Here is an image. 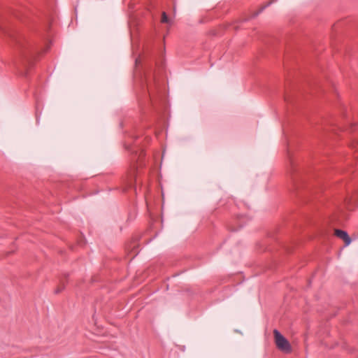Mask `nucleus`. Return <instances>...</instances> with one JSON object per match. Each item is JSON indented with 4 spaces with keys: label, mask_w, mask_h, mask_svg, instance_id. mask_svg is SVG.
I'll return each mask as SVG.
<instances>
[{
    "label": "nucleus",
    "mask_w": 358,
    "mask_h": 358,
    "mask_svg": "<svg viewBox=\"0 0 358 358\" xmlns=\"http://www.w3.org/2000/svg\"><path fill=\"white\" fill-rule=\"evenodd\" d=\"M47 49H48V47H46V49H45L44 51H47Z\"/></svg>",
    "instance_id": "9"
},
{
    "label": "nucleus",
    "mask_w": 358,
    "mask_h": 358,
    "mask_svg": "<svg viewBox=\"0 0 358 358\" xmlns=\"http://www.w3.org/2000/svg\"><path fill=\"white\" fill-rule=\"evenodd\" d=\"M273 334L277 348L285 353L290 352L292 347L289 341L277 329L273 330Z\"/></svg>",
    "instance_id": "2"
},
{
    "label": "nucleus",
    "mask_w": 358,
    "mask_h": 358,
    "mask_svg": "<svg viewBox=\"0 0 358 358\" xmlns=\"http://www.w3.org/2000/svg\"><path fill=\"white\" fill-rule=\"evenodd\" d=\"M131 154L134 155V159L138 160L145 155V152L143 150L139 152L137 150H131Z\"/></svg>",
    "instance_id": "4"
},
{
    "label": "nucleus",
    "mask_w": 358,
    "mask_h": 358,
    "mask_svg": "<svg viewBox=\"0 0 358 358\" xmlns=\"http://www.w3.org/2000/svg\"><path fill=\"white\" fill-rule=\"evenodd\" d=\"M0 31L14 43L15 49L24 66V75H27L28 66L32 64L40 52L35 50L27 38L11 27L2 17H0Z\"/></svg>",
    "instance_id": "1"
},
{
    "label": "nucleus",
    "mask_w": 358,
    "mask_h": 358,
    "mask_svg": "<svg viewBox=\"0 0 358 358\" xmlns=\"http://www.w3.org/2000/svg\"><path fill=\"white\" fill-rule=\"evenodd\" d=\"M65 288V282L63 280H60V285L59 287L55 290V294L60 293Z\"/></svg>",
    "instance_id": "5"
},
{
    "label": "nucleus",
    "mask_w": 358,
    "mask_h": 358,
    "mask_svg": "<svg viewBox=\"0 0 358 358\" xmlns=\"http://www.w3.org/2000/svg\"><path fill=\"white\" fill-rule=\"evenodd\" d=\"M358 145V138L353 143V146L356 147Z\"/></svg>",
    "instance_id": "8"
},
{
    "label": "nucleus",
    "mask_w": 358,
    "mask_h": 358,
    "mask_svg": "<svg viewBox=\"0 0 358 358\" xmlns=\"http://www.w3.org/2000/svg\"><path fill=\"white\" fill-rule=\"evenodd\" d=\"M47 49H48V47H46V49H45L44 51H47Z\"/></svg>",
    "instance_id": "10"
},
{
    "label": "nucleus",
    "mask_w": 358,
    "mask_h": 358,
    "mask_svg": "<svg viewBox=\"0 0 358 358\" xmlns=\"http://www.w3.org/2000/svg\"><path fill=\"white\" fill-rule=\"evenodd\" d=\"M335 235L341 239L343 240L346 246L350 244L351 238L345 231H343L341 229H336Z\"/></svg>",
    "instance_id": "3"
},
{
    "label": "nucleus",
    "mask_w": 358,
    "mask_h": 358,
    "mask_svg": "<svg viewBox=\"0 0 358 358\" xmlns=\"http://www.w3.org/2000/svg\"><path fill=\"white\" fill-rule=\"evenodd\" d=\"M161 21L162 23H169V19L165 12L162 13Z\"/></svg>",
    "instance_id": "6"
},
{
    "label": "nucleus",
    "mask_w": 358,
    "mask_h": 358,
    "mask_svg": "<svg viewBox=\"0 0 358 358\" xmlns=\"http://www.w3.org/2000/svg\"><path fill=\"white\" fill-rule=\"evenodd\" d=\"M271 3H268V4L265 5L264 6H263L262 8H261L259 9V10H258L257 12H255L252 14V17H257L261 12H262V10L266 8Z\"/></svg>",
    "instance_id": "7"
}]
</instances>
